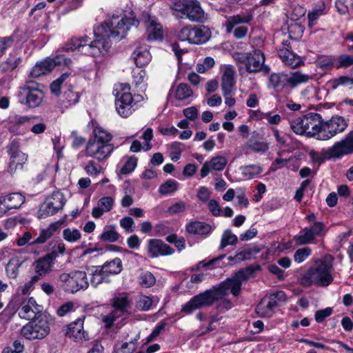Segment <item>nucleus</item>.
<instances>
[{"label":"nucleus","mask_w":353,"mask_h":353,"mask_svg":"<svg viewBox=\"0 0 353 353\" xmlns=\"http://www.w3.org/2000/svg\"><path fill=\"white\" fill-rule=\"evenodd\" d=\"M139 21L134 18L113 17L110 20L94 30L96 39L90 41V39L85 36L72 38L66 43L63 48L65 51H73L85 48V53L96 57L107 52L110 47V38L124 37L125 33L132 26H137Z\"/></svg>","instance_id":"1"},{"label":"nucleus","mask_w":353,"mask_h":353,"mask_svg":"<svg viewBox=\"0 0 353 353\" xmlns=\"http://www.w3.org/2000/svg\"><path fill=\"white\" fill-rule=\"evenodd\" d=\"M139 21L134 18L113 17L110 20L94 30L96 39L90 41V39L85 36L72 38L66 43L63 48L65 51H73L85 48V53L96 57L107 52L110 47V38L124 37L125 33L132 26H137Z\"/></svg>","instance_id":"2"},{"label":"nucleus","mask_w":353,"mask_h":353,"mask_svg":"<svg viewBox=\"0 0 353 353\" xmlns=\"http://www.w3.org/2000/svg\"><path fill=\"white\" fill-rule=\"evenodd\" d=\"M245 272L252 274L253 270L249 267L245 270H239L219 285L194 296L182 306L181 312L186 314H190L194 310L211 306L215 302H218L216 305L218 309H230L232 307V303L225 296L229 294H232L234 296H238L240 294L242 283L248 279Z\"/></svg>","instance_id":"3"},{"label":"nucleus","mask_w":353,"mask_h":353,"mask_svg":"<svg viewBox=\"0 0 353 353\" xmlns=\"http://www.w3.org/2000/svg\"><path fill=\"white\" fill-rule=\"evenodd\" d=\"M333 261L334 258L330 254H326L323 258L317 259L306 272L301 275L300 284L305 288L312 285L328 286L334 280L332 275Z\"/></svg>","instance_id":"4"},{"label":"nucleus","mask_w":353,"mask_h":353,"mask_svg":"<svg viewBox=\"0 0 353 353\" xmlns=\"http://www.w3.org/2000/svg\"><path fill=\"white\" fill-rule=\"evenodd\" d=\"M112 135L101 126L97 125L85 148V155L99 162L105 161L114 150Z\"/></svg>","instance_id":"5"},{"label":"nucleus","mask_w":353,"mask_h":353,"mask_svg":"<svg viewBox=\"0 0 353 353\" xmlns=\"http://www.w3.org/2000/svg\"><path fill=\"white\" fill-rule=\"evenodd\" d=\"M323 117L316 112H308L290 121V128L296 134L321 141Z\"/></svg>","instance_id":"6"},{"label":"nucleus","mask_w":353,"mask_h":353,"mask_svg":"<svg viewBox=\"0 0 353 353\" xmlns=\"http://www.w3.org/2000/svg\"><path fill=\"white\" fill-rule=\"evenodd\" d=\"M312 76L299 71L285 73H273L269 77V87L276 92L284 91L288 86L294 88L301 83H305L312 79Z\"/></svg>","instance_id":"7"},{"label":"nucleus","mask_w":353,"mask_h":353,"mask_svg":"<svg viewBox=\"0 0 353 353\" xmlns=\"http://www.w3.org/2000/svg\"><path fill=\"white\" fill-rule=\"evenodd\" d=\"M44 97L45 94L41 85L34 81H26L19 88L17 92L19 102L29 108L39 107Z\"/></svg>","instance_id":"8"},{"label":"nucleus","mask_w":353,"mask_h":353,"mask_svg":"<svg viewBox=\"0 0 353 353\" xmlns=\"http://www.w3.org/2000/svg\"><path fill=\"white\" fill-rule=\"evenodd\" d=\"M172 10L192 22H204L208 17L197 0H174Z\"/></svg>","instance_id":"9"},{"label":"nucleus","mask_w":353,"mask_h":353,"mask_svg":"<svg viewBox=\"0 0 353 353\" xmlns=\"http://www.w3.org/2000/svg\"><path fill=\"white\" fill-rule=\"evenodd\" d=\"M235 59L245 65L249 73H257L263 69L268 72L269 68L265 66V55L260 50H253L248 52L236 53Z\"/></svg>","instance_id":"10"},{"label":"nucleus","mask_w":353,"mask_h":353,"mask_svg":"<svg viewBox=\"0 0 353 353\" xmlns=\"http://www.w3.org/2000/svg\"><path fill=\"white\" fill-rule=\"evenodd\" d=\"M50 333V324L48 317L39 315L34 320L29 322L21 330V334L29 340L42 339Z\"/></svg>","instance_id":"11"},{"label":"nucleus","mask_w":353,"mask_h":353,"mask_svg":"<svg viewBox=\"0 0 353 353\" xmlns=\"http://www.w3.org/2000/svg\"><path fill=\"white\" fill-rule=\"evenodd\" d=\"M59 281L63 289L70 293L85 290L89 286L87 274L84 271H74L69 274L63 273L59 275Z\"/></svg>","instance_id":"12"},{"label":"nucleus","mask_w":353,"mask_h":353,"mask_svg":"<svg viewBox=\"0 0 353 353\" xmlns=\"http://www.w3.org/2000/svg\"><path fill=\"white\" fill-rule=\"evenodd\" d=\"M176 36L181 41H188L192 44H201L210 39L211 32L205 26L196 27L188 25L180 29Z\"/></svg>","instance_id":"13"},{"label":"nucleus","mask_w":353,"mask_h":353,"mask_svg":"<svg viewBox=\"0 0 353 353\" xmlns=\"http://www.w3.org/2000/svg\"><path fill=\"white\" fill-rule=\"evenodd\" d=\"M286 301V295L283 291L265 296L256 307V312L259 317L270 318L275 311L279 303Z\"/></svg>","instance_id":"14"},{"label":"nucleus","mask_w":353,"mask_h":353,"mask_svg":"<svg viewBox=\"0 0 353 353\" xmlns=\"http://www.w3.org/2000/svg\"><path fill=\"white\" fill-rule=\"evenodd\" d=\"M348 125V120L343 117L334 115L329 120H323L321 141H327L336 134L343 132Z\"/></svg>","instance_id":"15"},{"label":"nucleus","mask_w":353,"mask_h":353,"mask_svg":"<svg viewBox=\"0 0 353 353\" xmlns=\"http://www.w3.org/2000/svg\"><path fill=\"white\" fill-rule=\"evenodd\" d=\"M72 62L69 58L59 54L54 59L47 58L37 62L30 70V74L32 78H37L50 72L57 65L64 64L68 65Z\"/></svg>","instance_id":"16"},{"label":"nucleus","mask_w":353,"mask_h":353,"mask_svg":"<svg viewBox=\"0 0 353 353\" xmlns=\"http://www.w3.org/2000/svg\"><path fill=\"white\" fill-rule=\"evenodd\" d=\"M353 153V130L350 131L340 141L336 142L327 149L326 152L329 158L339 159Z\"/></svg>","instance_id":"17"},{"label":"nucleus","mask_w":353,"mask_h":353,"mask_svg":"<svg viewBox=\"0 0 353 353\" xmlns=\"http://www.w3.org/2000/svg\"><path fill=\"white\" fill-rule=\"evenodd\" d=\"M141 21L145 26L148 41L161 40L163 37L162 26L157 21L155 17L143 12Z\"/></svg>","instance_id":"18"},{"label":"nucleus","mask_w":353,"mask_h":353,"mask_svg":"<svg viewBox=\"0 0 353 353\" xmlns=\"http://www.w3.org/2000/svg\"><path fill=\"white\" fill-rule=\"evenodd\" d=\"M134 104V102L131 93L123 92L117 94L115 99L116 110L122 117L126 118L132 114Z\"/></svg>","instance_id":"19"},{"label":"nucleus","mask_w":353,"mask_h":353,"mask_svg":"<svg viewBox=\"0 0 353 353\" xmlns=\"http://www.w3.org/2000/svg\"><path fill=\"white\" fill-rule=\"evenodd\" d=\"M148 252L150 258L171 255L174 250L161 239H152L148 241Z\"/></svg>","instance_id":"20"},{"label":"nucleus","mask_w":353,"mask_h":353,"mask_svg":"<svg viewBox=\"0 0 353 353\" xmlns=\"http://www.w3.org/2000/svg\"><path fill=\"white\" fill-rule=\"evenodd\" d=\"M221 90L223 96L231 94L235 85V70L233 65H226L221 68Z\"/></svg>","instance_id":"21"},{"label":"nucleus","mask_w":353,"mask_h":353,"mask_svg":"<svg viewBox=\"0 0 353 353\" xmlns=\"http://www.w3.org/2000/svg\"><path fill=\"white\" fill-rule=\"evenodd\" d=\"M83 320L84 317L79 318L68 325L65 332V336L75 341L88 340V334L83 329Z\"/></svg>","instance_id":"22"},{"label":"nucleus","mask_w":353,"mask_h":353,"mask_svg":"<svg viewBox=\"0 0 353 353\" xmlns=\"http://www.w3.org/2000/svg\"><path fill=\"white\" fill-rule=\"evenodd\" d=\"M134 45L135 49L133 51L132 57L136 65L141 68L148 65L152 58L148 46L143 43V41H138Z\"/></svg>","instance_id":"23"},{"label":"nucleus","mask_w":353,"mask_h":353,"mask_svg":"<svg viewBox=\"0 0 353 353\" xmlns=\"http://www.w3.org/2000/svg\"><path fill=\"white\" fill-rule=\"evenodd\" d=\"M25 202V197L19 192H13L0 196V205H4L6 209L0 208V216L11 209L19 208Z\"/></svg>","instance_id":"24"},{"label":"nucleus","mask_w":353,"mask_h":353,"mask_svg":"<svg viewBox=\"0 0 353 353\" xmlns=\"http://www.w3.org/2000/svg\"><path fill=\"white\" fill-rule=\"evenodd\" d=\"M282 43L283 46L278 50L279 56L282 59V61L292 68L299 67L301 61L299 57L290 50V41L286 40L283 41Z\"/></svg>","instance_id":"25"},{"label":"nucleus","mask_w":353,"mask_h":353,"mask_svg":"<svg viewBox=\"0 0 353 353\" xmlns=\"http://www.w3.org/2000/svg\"><path fill=\"white\" fill-rule=\"evenodd\" d=\"M40 312V305L37 303L33 297H30L22 302L21 307L19 311V316L21 319L30 320L35 319Z\"/></svg>","instance_id":"26"},{"label":"nucleus","mask_w":353,"mask_h":353,"mask_svg":"<svg viewBox=\"0 0 353 353\" xmlns=\"http://www.w3.org/2000/svg\"><path fill=\"white\" fill-rule=\"evenodd\" d=\"M185 231L194 235L201 236L205 238L211 233L212 227L210 224L203 221H191L185 226Z\"/></svg>","instance_id":"27"},{"label":"nucleus","mask_w":353,"mask_h":353,"mask_svg":"<svg viewBox=\"0 0 353 353\" xmlns=\"http://www.w3.org/2000/svg\"><path fill=\"white\" fill-rule=\"evenodd\" d=\"M54 263L55 261L47 254L39 258L34 263V270L37 273L35 276H39L40 280L52 271Z\"/></svg>","instance_id":"28"},{"label":"nucleus","mask_w":353,"mask_h":353,"mask_svg":"<svg viewBox=\"0 0 353 353\" xmlns=\"http://www.w3.org/2000/svg\"><path fill=\"white\" fill-rule=\"evenodd\" d=\"M114 200L111 196H103L101 198L96 207L92 210V216L94 219H99L105 212H110L114 206Z\"/></svg>","instance_id":"29"},{"label":"nucleus","mask_w":353,"mask_h":353,"mask_svg":"<svg viewBox=\"0 0 353 353\" xmlns=\"http://www.w3.org/2000/svg\"><path fill=\"white\" fill-rule=\"evenodd\" d=\"M252 19V15L250 14H236L228 17L224 23L226 32L230 33L236 26L241 23H248Z\"/></svg>","instance_id":"30"},{"label":"nucleus","mask_w":353,"mask_h":353,"mask_svg":"<svg viewBox=\"0 0 353 353\" xmlns=\"http://www.w3.org/2000/svg\"><path fill=\"white\" fill-rule=\"evenodd\" d=\"M241 173L245 180H252L258 177L263 168L260 164H250L240 168Z\"/></svg>","instance_id":"31"},{"label":"nucleus","mask_w":353,"mask_h":353,"mask_svg":"<svg viewBox=\"0 0 353 353\" xmlns=\"http://www.w3.org/2000/svg\"><path fill=\"white\" fill-rule=\"evenodd\" d=\"M61 224L59 222L51 223L47 228L41 231L39 236L34 239L30 245L42 244L54 235L55 232L59 228Z\"/></svg>","instance_id":"32"},{"label":"nucleus","mask_w":353,"mask_h":353,"mask_svg":"<svg viewBox=\"0 0 353 353\" xmlns=\"http://www.w3.org/2000/svg\"><path fill=\"white\" fill-rule=\"evenodd\" d=\"M101 270H103L110 279V275H115L119 274L122 270V261L119 258H115L113 260L105 263L103 265H100Z\"/></svg>","instance_id":"33"},{"label":"nucleus","mask_w":353,"mask_h":353,"mask_svg":"<svg viewBox=\"0 0 353 353\" xmlns=\"http://www.w3.org/2000/svg\"><path fill=\"white\" fill-rule=\"evenodd\" d=\"M22 59L15 54H10L7 59L0 65V70L3 72L15 70L21 63Z\"/></svg>","instance_id":"34"},{"label":"nucleus","mask_w":353,"mask_h":353,"mask_svg":"<svg viewBox=\"0 0 353 353\" xmlns=\"http://www.w3.org/2000/svg\"><path fill=\"white\" fill-rule=\"evenodd\" d=\"M28 160V156L23 157H19V158H15L9 159L8 165V172L13 175L17 172L22 171L24 169L25 165L27 163Z\"/></svg>","instance_id":"35"},{"label":"nucleus","mask_w":353,"mask_h":353,"mask_svg":"<svg viewBox=\"0 0 353 353\" xmlns=\"http://www.w3.org/2000/svg\"><path fill=\"white\" fill-rule=\"evenodd\" d=\"M352 84V79L347 76H340L338 78L329 80L325 83L326 89L328 91H334L339 87L346 86Z\"/></svg>","instance_id":"36"},{"label":"nucleus","mask_w":353,"mask_h":353,"mask_svg":"<svg viewBox=\"0 0 353 353\" xmlns=\"http://www.w3.org/2000/svg\"><path fill=\"white\" fill-rule=\"evenodd\" d=\"M111 304L114 308H117L123 312H128L131 302L125 294H121L112 298Z\"/></svg>","instance_id":"37"},{"label":"nucleus","mask_w":353,"mask_h":353,"mask_svg":"<svg viewBox=\"0 0 353 353\" xmlns=\"http://www.w3.org/2000/svg\"><path fill=\"white\" fill-rule=\"evenodd\" d=\"M6 151L9 156V159L19 158L21 155V157L28 156L21 150V143L17 139H13L8 143L6 145Z\"/></svg>","instance_id":"38"},{"label":"nucleus","mask_w":353,"mask_h":353,"mask_svg":"<svg viewBox=\"0 0 353 353\" xmlns=\"http://www.w3.org/2000/svg\"><path fill=\"white\" fill-rule=\"evenodd\" d=\"M245 148L255 152L263 153L269 149V144L265 141L256 140L252 137L245 143Z\"/></svg>","instance_id":"39"},{"label":"nucleus","mask_w":353,"mask_h":353,"mask_svg":"<svg viewBox=\"0 0 353 353\" xmlns=\"http://www.w3.org/2000/svg\"><path fill=\"white\" fill-rule=\"evenodd\" d=\"M80 94L74 92L71 88L68 89L63 96L62 106L63 108H68L79 102Z\"/></svg>","instance_id":"40"},{"label":"nucleus","mask_w":353,"mask_h":353,"mask_svg":"<svg viewBox=\"0 0 353 353\" xmlns=\"http://www.w3.org/2000/svg\"><path fill=\"white\" fill-rule=\"evenodd\" d=\"M22 265V261L17 257L9 260L6 267V273L8 278L16 279L19 274V268Z\"/></svg>","instance_id":"41"},{"label":"nucleus","mask_w":353,"mask_h":353,"mask_svg":"<svg viewBox=\"0 0 353 353\" xmlns=\"http://www.w3.org/2000/svg\"><path fill=\"white\" fill-rule=\"evenodd\" d=\"M101 266L98 265L94 267V270L92 271L91 285L94 288L97 287L99 284L105 282H110V279L108 278L103 270H101Z\"/></svg>","instance_id":"42"},{"label":"nucleus","mask_w":353,"mask_h":353,"mask_svg":"<svg viewBox=\"0 0 353 353\" xmlns=\"http://www.w3.org/2000/svg\"><path fill=\"white\" fill-rule=\"evenodd\" d=\"M315 237L312 234L307 228H305L299 234L294 236V241L298 245H307L311 243Z\"/></svg>","instance_id":"43"},{"label":"nucleus","mask_w":353,"mask_h":353,"mask_svg":"<svg viewBox=\"0 0 353 353\" xmlns=\"http://www.w3.org/2000/svg\"><path fill=\"white\" fill-rule=\"evenodd\" d=\"M120 235L116 230V225H111L106 227L100 236L101 240L107 242H116L119 239Z\"/></svg>","instance_id":"44"},{"label":"nucleus","mask_w":353,"mask_h":353,"mask_svg":"<svg viewBox=\"0 0 353 353\" xmlns=\"http://www.w3.org/2000/svg\"><path fill=\"white\" fill-rule=\"evenodd\" d=\"M260 249L255 245H248L242 248L236 253V258L239 261H243L250 259L253 255L258 254Z\"/></svg>","instance_id":"45"},{"label":"nucleus","mask_w":353,"mask_h":353,"mask_svg":"<svg viewBox=\"0 0 353 353\" xmlns=\"http://www.w3.org/2000/svg\"><path fill=\"white\" fill-rule=\"evenodd\" d=\"M237 241V236L230 230H226L222 234L219 250H223L228 245H236Z\"/></svg>","instance_id":"46"},{"label":"nucleus","mask_w":353,"mask_h":353,"mask_svg":"<svg viewBox=\"0 0 353 353\" xmlns=\"http://www.w3.org/2000/svg\"><path fill=\"white\" fill-rule=\"evenodd\" d=\"M138 282L142 288H149L155 284L156 279L150 272L145 271L139 274Z\"/></svg>","instance_id":"47"},{"label":"nucleus","mask_w":353,"mask_h":353,"mask_svg":"<svg viewBox=\"0 0 353 353\" xmlns=\"http://www.w3.org/2000/svg\"><path fill=\"white\" fill-rule=\"evenodd\" d=\"M154 305L153 299L148 296L141 294L136 302V307L141 311H148Z\"/></svg>","instance_id":"48"},{"label":"nucleus","mask_w":353,"mask_h":353,"mask_svg":"<svg viewBox=\"0 0 353 353\" xmlns=\"http://www.w3.org/2000/svg\"><path fill=\"white\" fill-rule=\"evenodd\" d=\"M179 183L173 179H169L162 183L159 188V192L161 195L174 193L178 190Z\"/></svg>","instance_id":"49"},{"label":"nucleus","mask_w":353,"mask_h":353,"mask_svg":"<svg viewBox=\"0 0 353 353\" xmlns=\"http://www.w3.org/2000/svg\"><path fill=\"white\" fill-rule=\"evenodd\" d=\"M50 204L51 203L47 199L44 203L40 205L39 210L38 211L39 219H43L50 216H52L58 212V210L54 208Z\"/></svg>","instance_id":"50"},{"label":"nucleus","mask_w":353,"mask_h":353,"mask_svg":"<svg viewBox=\"0 0 353 353\" xmlns=\"http://www.w3.org/2000/svg\"><path fill=\"white\" fill-rule=\"evenodd\" d=\"M193 94V91L190 87L185 83H180L176 90V99L182 101L190 97Z\"/></svg>","instance_id":"51"},{"label":"nucleus","mask_w":353,"mask_h":353,"mask_svg":"<svg viewBox=\"0 0 353 353\" xmlns=\"http://www.w3.org/2000/svg\"><path fill=\"white\" fill-rule=\"evenodd\" d=\"M48 199L51 203V205L58 211L61 210L65 205V198L63 194L59 192H54Z\"/></svg>","instance_id":"52"},{"label":"nucleus","mask_w":353,"mask_h":353,"mask_svg":"<svg viewBox=\"0 0 353 353\" xmlns=\"http://www.w3.org/2000/svg\"><path fill=\"white\" fill-rule=\"evenodd\" d=\"M63 238L69 243H75L81 239V234L77 228H65L63 230Z\"/></svg>","instance_id":"53"},{"label":"nucleus","mask_w":353,"mask_h":353,"mask_svg":"<svg viewBox=\"0 0 353 353\" xmlns=\"http://www.w3.org/2000/svg\"><path fill=\"white\" fill-rule=\"evenodd\" d=\"M54 243L52 247V251L47 254L53 261H56V259L59 255H63L65 252V245L61 241H52L51 245Z\"/></svg>","instance_id":"54"},{"label":"nucleus","mask_w":353,"mask_h":353,"mask_svg":"<svg viewBox=\"0 0 353 353\" xmlns=\"http://www.w3.org/2000/svg\"><path fill=\"white\" fill-rule=\"evenodd\" d=\"M127 313L128 312H123L117 308H114L110 314L103 316V321L105 323L106 327H110L117 319Z\"/></svg>","instance_id":"55"},{"label":"nucleus","mask_w":353,"mask_h":353,"mask_svg":"<svg viewBox=\"0 0 353 353\" xmlns=\"http://www.w3.org/2000/svg\"><path fill=\"white\" fill-rule=\"evenodd\" d=\"M312 254V250L309 247L299 248L294 254V260L297 263H301L306 260Z\"/></svg>","instance_id":"56"},{"label":"nucleus","mask_w":353,"mask_h":353,"mask_svg":"<svg viewBox=\"0 0 353 353\" xmlns=\"http://www.w3.org/2000/svg\"><path fill=\"white\" fill-rule=\"evenodd\" d=\"M227 162V159L225 157L216 156L211 159L210 165L212 170L221 171L225 168Z\"/></svg>","instance_id":"57"},{"label":"nucleus","mask_w":353,"mask_h":353,"mask_svg":"<svg viewBox=\"0 0 353 353\" xmlns=\"http://www.w3.org/2000/svg\"><path fill=\"white\" fill-rule=\"evenodd\" d=\"M170 148L171 159L172 161L179 160L184 149L183 144L180 142H174L171 144Z\"/></svg>","instance_id":"58"},{"label":"nucleus","mask_w":353,"mask_h":353,"mask_svg":"<svg viewBox=\"0 0 353 353\" xmlns=\"http://www.w3.org/2000/svg\"><path fill=\"white\" fill-rule=\"evenodd\" d=\"M137 165V158L135 157H130L126 161L123 166L121 168L120 172L122 174H127L132 172Z\"/></svg>","instance_id":"59"},{"label":"nucleus","mask_w":353,"mask_h":353,"mask_svg":"<svg viewBox=\"0 0 353 353\" xmlns=\"http://www.w3.org/2000/svg\"><path fill=\"white\" fill-rule=\"evenodd\" d=\"M85 172L90 176H97L100 174L102 168L98 165L94 161L90 160L88 162L84 168Z\"/></svg>","instance_id":"60"},{"label":"nucleus","mask_w":353,"mask_h":353,"mask_svg":"<svg viewBox=\"0 0 353 353\" xmlns=\"http://www.w3.org/2000/svg\"><path fill=\"white\" fill-rule=\"evenodd\" d=\"M39 281V276H32L30 281L26 282L21 287V292L23 295L28 294L34 288V285Z\"/></svg>","instance_id":"61"},{"label":"nucleus","mask_w":353,"mask_h":353,"mask_svg":"<svg viewBox=\"0 0 353 353\" xmlns=\"http://www.w3.org/2000/svg\"><path fill=\"white\" fill-rule=\"evenodd\" d=\"M120 225L127 232L130 233L134 230L135 224L133 219L130 216H125L119 221Z\"/></svg>","instance_id":"62"},{"label":"nucleus","mask_w":353,"mask_h":353,"mask_svg":"<svg viewBox=\"0 0 353 353\" xmlns=\"http://www.w3.org/2000/svg\"><path fill=\"white\" fill-rule=\"evenodd\" d=\"M288 30L290 37L294 39H297L299 37H301L303 32V27L298 23L290 25Z\"/></svg>","instance_id":"63"},{"label":"nucleus","mask_w":353,"mask_h":353,"mask_svg":"<svg viewBox=\"0 0 353 353\" xmlns=\"http://www.w3.org/2000/svg\"><path fill=\"white\" fill-rule=\"evenodd\" d=\"M353 65V56L348 54L341 55L338 58V65H336V68H347Z\"/></svg>","instance_id":"64"}]
</instances>
